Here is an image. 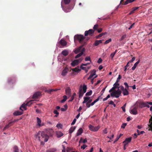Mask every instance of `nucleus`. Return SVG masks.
Segmentation results:
<instances>
[{
  "label": "nucleus",
  "mask_w": 152,
  "mask_h": 152,
  "mask_svg": "<svg viewBox=\"0 0 152 152\" xmlns=\"http://www.w3.org/2000/svg\"><path fill=\"white\" fill-rule=\"evenodd\" d=\"M100 96L96 99L94 102L91 103L92 101V97L86 96V107L88 108L89 107L93 105L95 103L99 100Z\"/></svg>",
  "instance_id": "1"
},
{
  "label": "nucleus",
  "mask_w": 152,
  "mask_h": 152,
  "mask_svg": "<svg viewBox=\"0 0 152 152\" xmlns=\"http://www.w3.org/2000/svg\"><path fill=\"white\" fill-rule=\"evenodd\" d=\"M85 43L80 46L79 48L76 49L75 51L74 52L75 53L77 54L79 52L80 53L77 55L75 57V58H77L78 57L80 56L83 53V52L85 51V48L84 47Z\"/></svg>",
  "instance_id": "2"
},
{
  "label": "nucleus",
  "mask_w": 152,
  "mask_h": 152,
  "mask_svg": "<svg viewBox=\"0 0 152 152\" xmlns=\"http://www.w3.org/2000/svg\"><path fill=\"white\" fill-rule=\"evenodd\" d=\"M40 135L41 136L42 138H44V140L45 142H47L48 141L49 136L47 134H46L44 132L42 131L41 132H39L36 135V138H38L39 141H41Z\"/></svg>",
  "instance_id": "3"
},
{
  "label": "nucleus",
  "mask_w": 152,
  "mask_h": 152,
  "mask_svg": "<svg viewBox=\"0 0 152 152\" xmlns=\"http://www.w3.org/2000/svg\"><path fill=\"white\" fill-rule=\"evenodd\" d=\"M84 39V37L81 35L77 34L75 35L74 37V40L75 42L76 41H78L80 43H81L83 42Z\"/></svg>",
  "instance_id": "4"
},
{
  "label": "nucleus",
  "mask_w": 152,
  "mask_h": 152,
  "mask_svg": "<svg viewBox=\"0 0 152 152\" xmlns=\"http://www.w3.org/2000/svg\"><path fill=\"white\" fill-rule=\"evenodd\" d=\"M121 91L119 89L118 90H115L114 91L112 92L110 94L111 96L112 97H115L118 98L119 97L121 93Z\"/></svg>",
  "instance_id": "5"
},
{
  "label": "nucleus",
  "mask_w": 152,
  "mask_h": 152,
  "mask_svg": "<svg viewBox=\"0 0 152 152\" xmlns=\"http://www.w3.org/2000/svg\"><path fill=\"white\" fill-rule=\"evenodd\" d=\"M86 92V85L83 84V86H80L79 90V97L80 98L82 97L84 94Z\"/></svg>",
  "instance_id": "6"
},
{
  "label": "nucleus",
  "mask_w": 152,
  "mask_h": 152,
  "mask_svg": "<svg viewBox=\"0 0 152 152\" xmlns=\"http://www.w3.org/2000/svg\"><path fill=\"white\" fill-rule=\"evenodd\" d=\"M120 88L121 90L122 91V93L124 96H126L129 94V92L128 91V89L126 88H124V87L121 86L118 87V88Z\"/></svg>",
  "instance_id": "7"
},
{
  "label": "nucleus",
  "mask_w": 152,
  "mask_h": 152,
  "mask_svg": "<svg viewBox=\"0 0 152 152\" xmlns=\"http://www.w3.org/2000/svg\"><path fill=\"white\" fill-rule=\"evenodd\" d=\"M93 73H91L89 77L88 78V80H91V84H93L94 82V80L95 78H96L97 75L95 76L94 77H93V76L95 75H96V71L94 70H93Z\"/></svg>",
  "instance_id": "8"
},
{
  "label": "nucleus",
  "mask_w": 152,
  "mask_h": 152,
  "mask_svg": "<svg viewBox=\"0 0 152 152\" xmlns=\"http://www.w3.org/2000/svg\"><path fill=\"white\" fill-rule=\"evenodd\" d=\"M89 129L93 132H97L100 128V126H94L91 125H90L88 126Z\"/></svg>",
  "instance_id": "9"
},
{
  "label": "nucleus",
  "mask_w": 152,
  "mask_h": 152,
  "mask_svg": "<svg viewBox=\"0 0 152 152\" xmlns=\"http://www.w3.org/2000/svg\"><path fill=\"white\" fill-rule=\"evenodd\" d=\"M82 61V60L80 59L77 60H75L73 61L71 63V65L72 66H75L77 65Z\"/></svg>",
  "instance_id": "10"
},
{
  "label": "nucleus",
  "mask_w": 152,
  "mask_h": 152,
  "mask_svg": "<svg viewBox=\"0 0 152 152\" xmlns=\"http://www.w3.org/2000/svg\"><path fill=\"white\" fill-rule=\"evenodd\" d=\"M137 107H134L130 110V113L134 115H137L138 113L137 111Z\"/></svg>",
  "instance_id": "11"
},
{
  "label": "nucleus",
  "mask_w": 152,
  "mask_h": 152,
  "mask_svg": "<svg viewBox=\"0 0 152 152\" xmlns=\"http://www.w3.org/2000/svg\"><path fill=\"white\" fill-rule=\"evenodd\" d=\"M62 1L61 3V6L63 8V10L66 12H70L71 10V8L69 7H63L62 4Z\"/></svg>",
  "instance_id": "12"
},
{
  "label": "nucleus",
  "mask_w": 152,
  "mask_h": 152,
  "mask_svg": "<svg viewBox=\"0 0 152 152\" xmlns=\"http://www.w3.org/2000/svg\"><path fill=\"white\" fill-rule=\"evenodd\" d=\"M15 77H12L9 78L8 79V82L9 83H13L15 82Z\"/></svg>",
  "instance_id": "13"
},
{
  "label": "nucleus",
  "mask_w": 152,
  "mask_h": 152,
  "mask_svg": "<svg viewBox=\"0 0 152 152\" xmlns=\"http://www.w3.org/2000/svg\"><path fill=\"white\" fill-rule=\"evenodd\" d=\"M31 102H28L26 104H24V103H23V104L20 107V109L22 110V111H23V110H22V108H23V109H24L25 110H26V105H29V103H30V104H31Z\"/></svg>",
  "instance_id": "14"
},
{
  "label": "nucleus",
  "mask_w": 152,
  "mask_h": 152,
  "mask_svg": "<svg viewBox=\"0 0 152 152\" xmlns=\"http://www.w3.org/2000/svg\"><path fill=\"white\" fill-rule=\"evenodd\" d=\"M40 95L41 93L40 92H37L33 94L32 98L33 99H36Z\"/></svg>",
  "instance_id": "15"
},
{
  "label": "nucleus",
  "mask_w": 152,
  "mask_h": 152,
  "mask_svg": "<svg viewBox=\"0 0 152 152\" xmlns=\"http://www.w3.org/2000/svg\"><path fill=\"white\" fill-rule=\"evenodd\" d=\"M132 140L131 137H130L129 138H126L125 139V140L123 142L124 143H125V144H127L130 142H131Z\"/></svg>",
  "instance_id": "16"
},
{
  "label": "nucleus",
  "mask_w": 152,
  "mask_h": 152,
  "mask_svg": "<svg viewBox=\"0 0 152 152\" xmlns=\"http://www.w3.org/2000/svg\"><path fill=\"white\" fill-rule=\"evenodd\" d=\"M66 94L70 96L71 94V90L69 88H67L65 90Z\"/></svg>",
  "instance_id": "17"
},
{
  "label": "nucleus",
  "mask_w": 152,
  "mask_h": 152,
  "mask_svg": "<svg viewBox=\"0 0 152 152\" xmlns=\"http://www.w3.org/2000/svg\"><path fill=\"white\" fill-rule=\"evenodd\" d=\"M23 112L22 110L21 111H17L14 112L13 114L15 116H17L22 115L23 113Z\"/></svg>",
  "instance_id": "18"
},
{
  "label": "nucleus",
  "mask_w": 152,
  "mask_h": 152,
  "mask_svg": "<svg viewBox=\"0 0 152 152\" xmlns=\"http://www.w3.org/2000/svg\"><path fill=\"white\" fill-rule=\"evenodd\" d=\"M69 70L68 68L66 67L63 71L61 74L63 76H65L66 75Z\"/></svg>",
  "instance_id": "19"
},
{
  "label": "nucleus",
  "mask_w": 152,
  "mask_h": 152,
  "mask_svg": "<svg viewBox=\"0 0 152 152\" xmlns=\"http://www.w3.org/2000/svg\"><path fill=\"white\" fill-rule=\"evenodd\" d=\"M60 43L62 46H65L67 44V42L64 39H61L60 41Z\"/></svg>",
  "instance_id": "20"
},
{
  "label": "nucleus",
  "mask_w": 152,
  "mask_h": 152,
  "mask_svg": "<svg viewBox=\"0 0 152 152\" xmlns=\"http://www.w3.org/2000/svg\"><path fill=\"white\" fill-rule=\"evenodd\" d=\"M102 40H96L95 41L94 45L95 46H98L99 44L102 43Z\"/></svg>",
  "instance_id": "21"
},
{
  "label": "nucleus",
  "mask_w": 152,
  "mask_h": 152,
  "mask_svg": "<svg viewBox=\"0 0 152 152\" xmlns=\"http://www.w3.org/2000/svg\"><path fill=\"white\" fill-rule=\"evenodd\" d=\"M139 7H136L133 8L132 9V10L130 12L129 14L130 15L134 13V11L137 10L139 8Z\"/></svg>",
  "instance_id": "22"
},
{
  "label": "nucleus",
  "mask_w": 152,
  "mask_h": 152,
  "mask_svg": "<svg viewBox=\"0 0 152 152\" xmlns=\"http://www.w3.org/2000/svg\"><path fill=\"white\" fill-rule=\"evenodd\" d=\"M83 129L81 128H80L79 130H78L76 134V136H78L81 134L83 133Z\"/></svg>",
  "instance_id": "23"
},
{
  "label": "nucleus",
  "mask_w": 152,
  "mask_h": 152,
  "mask_svg": "<svg viewBox=\"0 0 152 152\" xmlns=\"http://www.w3.org/2000/svg\"><path fill=\"white\" fill-rule=\"evenodd\" d=\"M94 32V31L92 29H90L88 31H86V36L88 34H93Z\"/></svg>",
  "instance_id": "24"
},
{
  "label": "nucleus",
  "mask_w": 152,
  "mask_h": 152,
  "mask_svg": "<svg viewBox=\"0 0 152 152\" xmlns=\"http://www.w3.org/2000/svg\"><path fill=\"white\" fill-rule=\"evenodd\" d=\"M56 134L58 137H60L63 135V134L60 131H57L56 132Z\"/></svg>",
  "instance_id": "25"
},
{
  "label": "nucleus",
  "mask_w": 152,
  "mask_h": 152,
  "mask_svg": "<svg viewBox=\"0 0 152 152\" xmlns=\"http://www.w3.org/2000/svg\"><path fill=\"white\" fill-rule=\"evenodd\" d=\"M71 70L75 72H79L80 71L81 69L78 66L75 68L72 69Z\"/></svg>",
  "instance_id": "26"
},
{
  "label": "nucleus",
  "mask_w": 152,
  "mask_h": 152,
  "mask_svg": "<svg viewBox=\"0 0 152 152\" xmlns=\"http://www.w3.org/2000/svg\"><path fill=\"white\" fill-rule=\"evenodd\" d=\"M149 123H150V124L149 125V126L151 130L152 131V116L149 119Z\"/></svg>",
  "instance_id": "27"
},
{
  "label": "nucleus",
  "mask_w": 152,
  "mask_h": 152,
  "mask_svg": "<svg viewBox=\"0 0 152 152\" xmlns=\"http://www.w3.org/2000/svg\"><path fill=\"white\" fill-rule=\"evenodd\" d=\"M140 60H138V61H137L134 64L133 66L132 67V69L133 70H134L136 68V67L137 66V65L139 64V63L140 62Z\"/></svg>",
  "instance_id": "28"
},
{
  "label": "nucleus",
  "mask_w": 152,
  "mask_h": 152,
  "mask_svg": "<svg viewBox=\"0 0 152 152\" xmlns=\"http://www.w3.org/2000/svg\"><path fill=\"white\" fill-rule=\"evenodd\" d=\"M147 104V102H142L140 104V107L141 108H142L145 107H146V104Z\"/></svg>",
  "instance_id": "29"
},
{
  "label": "nucleus",
  "mask_w": 152,
  "mask_h": 152,
  "mask_svg": "<svg viewBox=\"0 0 152 152\" xmlns=\"http://www.w3.org/2000/svg\"><path fill=\"white\" fill-rule=\"evenodd\" d=\"M76 128L75 126H72L71 127L69 130V133L71 134L75 130Z\"/></svg>",
  "instance_id": "30"
},
{
  "label": "nucleus",
  "mask_w": 152,
  "mask_h": 152,
  "mask_svg": "<svg viewBox=\"0 0 152 152\" xmlns=\"http://www.w3.org/2000/svg\"><path fill=\"white\" fill-rule=\"evenodd\" d=\"M14 152H19V149L18 147L16 145H15L13 147Z\"/></svg>",
  "instance_id": "31"
},
{
  "label": "nucleus",
  "mask_w": 152,
  "mask_h": 152,
  "mask_svg": "<svg viewBox=\"0 0 152 152\" xmlns=\"http://www.w3.org/2000/svg\"><path fill=\"white\" fill-rule=\"evenodd\" d=\"M134 1H135V0H126L124 4V5H126L129 3H130Z\"/></svg>",
  "instance_id": "32"
},
{
  "label": "nucleus",
  "mask_w": 152,
  "mask_h": 152,
  "mask_svg": "<svg viewBox=\"0 0 152 152\" xmlns=\"http://www.w3.org/2000/svg\"><path fill=\"white\" fill-rule=\"evenodd\" d=\"M62 54L64 56H66L68 54V52L66 50H63L62 52Z\"/></svg>",
  "instance_id": "33"
},
{
  "label": "nucleus",
  "mask_w": 152,
  "mask_h": 152,
  "mask_svg": "<svg viewBox=\"0 0 152 152\" xmlns=\"http://www.w3.org/2000/svg\"><path fill=\"white\" fill-rule=\"evenodd\" d=\"M37 122L38 124V125L39 126H40L41 122V121L40 119V118H39L37 117Z\"/></svg>",
  "instance_id": "34"
},
{
  "label": "nucleus",
  "mask_w": 152,
  "mask_h": 152,
  "mask_svg": "<svg viewBox=\"0 0 152 152\" xmlns=\"http://www.w3.org/2000/svg\"><path fill=\"white\" fill-rule=\"evenodd\" d=\"M13 124H12V122H10L6 126L4 127V129L5 130L6 129L10 127V126H12Z\"/></svg>",
  "instance_id": "35"
},
{
  "label": "nucleus",
  "mask_w": 152,
  "mask_h": 152,
  "mask_svg": "<svg viewBox=\"0 0 152 152\" xmlns=\"http://www.w3.org/2000/svg\"><path fill=\"white\" fill-rule=\"evenodd\" d=\"M121 78V76L120 75H119L118 78L116 81V84H117V85H119V84L118 83L119 81V80Z\"/></svg>",
  "instance_id": "36"
},
{
  "label": "nucleus",
  "mask_w": 152,
  "mask_h": 152,
  "mask_svg": "<svg viewBox=\"0 0 152 152\" xmlns=\"http://www.w3.org/2000/svg\"><path fill=\"white\" fill-rule=\"evenodd\" d=\"M53 113L55 114H56V115H55V117H57L59 114V113L56 110H54Z\"/></svg>",
  "instance_id": "37"
},
{
  "label": "nucleus",
  "mask_w": 152,
  "mask_h": 152,
  "mask_svg": "<svg viewBox=\"0 0 152 152\" xmlns=\"http://www.w3.org/2000/svg\"><path fill=\"white\" fill-rule=\"evenodd\" d=\"M86 142V139H84L83 140V139L82 138H81L80 139V140L79 141V145L80 144H81V143H85V142Z\"/></svg>",
  "instance_id": "38"
},
{
  "label": "nucleus",
  "mask_w": 152,
  "mask_h": 152,
  "mask_svg": "<svg viewBox=\"0 0 152 152\" xmlns=\"http://www.w3.org/2000/svg\"><path fill=\"white\" fill-rule=\"evenodd\" d=\"M67 99V96L66 95H64L63 96V99L61 100V102L62 103H64L66 101Z\"/></svg>",
  "instance_id": "39"
},
{
  "label": "nucleus",
  "mask_w": 152,
  "mask_h": 152,
  "mask_svg": "<svg viewBox=\"0 0 152 152\" xmlns=\"http://www.w3.org/2000/svg\"><path fill=\"white\" fill-rule=\"evenodd\" d=\"M76 96V94L75 93H74L73 94V95L71 96V99H70L69 101V102H72L74 99V96Z\"/></svg>",
  "instance_id": "40"
},
{
  "label": "nucleus",
  "mask_w": 152,
  "mask_h": 152,
  "mask_svg": "<svg viewBox=\"0 0 152 152\" xmlns=\"http://www.w3.org/2000/svg\"><path fill=\"white\" fill-rule=\"evenodd\" d=\"M117 51V50H116L114 52L110 54V56L112 59L113 58L114 56L116 54Z\"/></svg>",
  "instance_id": "41"
},
{
  "label": "nucleus",
  "mask_w": 152,
  "mask_h": 152,
  "mask_svg": "<svg viewBox=\"0 0 152 152\" xmlns=\"http://www.w3.org/2000/svg\"><path fill=\"white\" fill-rule=\"evenodd\" d=\"M92 93V91L91 90L90 91L86 93V96L91 95Z\"/></svg>",
  "instance_id": "42"
},
{
  "label": "nucleus",
  "mask_w": 152,
  "mask_h": 152,
  "mask_svg": "<svg viewBox=\"0 0 152 152\" xmlns=\"http://www.w3.org/2000/svg\"><path fill=\"white\" fill-rule=\"evenodd\" d=\"M104 35V33H102L100 34H99V35L97 36H96V39H98L99 37H102V36Z\"/></svg>",
  "instance_id": "43"
},
{
  "label": "nucleus",
  "mask_w": 152,
  "mask_h": 152,
  "mask_svg": "<svg viewBox=\"0 0 152 152\" xmlns=\"http://www.w3.org/2000/svg\"><path fill=\"white\" fill-rule=\"evenodd\" d=\"M126 37V34H124L123 35L121 38L120 39V41H121L124 39Z\"/></svg>",
  "instance_id": "44"
},
{
  "label": "nucleus",
  "mask_w": 152,
  "mask_h": 152,
  "mask_svg": "<svg viewBox=\"0 0 152 152\" xmlns=\"http://www.w3.org/2000/svg\"><path fill=\"white\" fill-rule=\"evenodd\" d=\"M111 41H112L111 39V38H110V39H108L106 40L104 42V44L105 45L109 43L110 42H111Z\"/></svg>",
  "instance_id": "45"
},
{
  "label": "nucleus",
  "mask_w": 152,
  "mask_h": 152,
  "mask_svg": "<svg viewBox=\"0 0 152 152\" xmlns=\"http://www.w3.org/2000/svg\"><path fill=\"white\" fill-rule=\"evenodd\" d=\"M54 91V89H51L49 90H46V91L48 93L50 94L51 92Z\"/></svg>",
  "instance_id": "46"
},
{
  "label": "nucleus",
  "mask_w": 152,
  "mask_h": 152,
  "mask_svg": "<svg viewBox=\"0 0 152 152\" xmlns=\"http://www.w3.org/2000/svg\"><path fill=\"white\" fill-rule=\"evenodd\" d=\"M55 151L54 149H50L47 150L46 152H55Z\"/></svg>",
  "instance_id": "47"
},
{
  "label": "nucleus",
  "mask_w": 152,
  "mask_h": 152,
  "mask_svg": "<svg viewBox=\"0 0 152 152\" xmlns=\"http://www.w3.org/2000/svg\"><path fill=\"white\" fill-rule=\"evenodd\" d=\"M137 132L138 133L137 135H140L141 134H142L145 133V132L143 131H141V132H139V131L138 130H137Z\"/></svg>",
  "instance_id": "48"
},
{
  "label": "nucleus",
  "mask_w": 152,
  "mask_h": 152,
  "mask_svg": "<svg viewBox=\"0 0 152 152\" xmlns=\"http://www.w3.org/2000/svg\"><path fill=\"white\" fill-rule=\"evenodd\" d=\"M98 26H99L97 24H96L94 25L93 27V29H94V30L95 31L96 30H97L98 29Z\"/></svg>",
  "instance_id": "49"
},
{
  "label": "nucleus",
  "mask_w": 152,
  "mask_h": 152,
  "mask_svg": "<svg viewBox=\"0 0 152 152\" xmlns=\"http://www.w3.org/2000/svg\"><path fill=\"white\" fill-rule=\"evenodd\" d=\"M64 3L65 4H69L70 1L71 0H63Z\"/></svg>",
  "instance_id": "50"
},
{
  "label": "nucleus",
  "mask_w": 152,
  "mask_h": 152,
  "mask_svg": "<svg viewBox=\"0 0 152 152\" xmlns=\"http://www.w3.org/2000/svg\"><path fill=\"white\" fill-rule=\"evenodd\" d=\"M117 84H116V83L114 84L113 85V88H114V90H115V89L118 88V87H118V86H119V85H117Z\"/></svg>",
  "instance_id": "51"
},
{
  "label": "nucleus",
  "mask_w": 152,
  "mask_h": 152,
  "mask_svg": "<svg viewBox=\"0 0 152 152\" xmlns=\"http://www.w3.org/2000/svg\"><path fill=\"white\" fill-rule=\"evenodd\" d=\"M107 87V86H106L105 88H103L102 89V91H101V92H100V94H101V96L102 95L104 91H105V89H106V88Z\"/></svg>",
  "instance_id": "52"
},
{
  "label": "nucleus",
  "mask_w": 152,
  "mask_h": 152,
  "mask_svg": "<svg viewBox=\"0 0 152 152\" xmlns=\"http://www.w3.org/2000/svg\"><path fill=\"white\" fill-rule=\"evenodd\" d=\"M135 59V58L134 57H133L132 58V59H131V60H130L128 62V63H131L133 61H134Z\"/></svg>",
  "instance_id": "53"
},
{
  "label": "nucleus",
  "mask_w": 152,
  "mask_h": 152,
  "mask_svg": "<svg viewBox=\"0 0 152 152\" xmlns=\"http://www.w3.org/2000/svg\"><path fill=\"white\" fill-rule=\"evenodd\" d=\"M124 85L125 86V88H127V89H129V86L128 84V83L126 82H125L124 83Z\"/></svg>",
  "instance_id": "54"
},
{
  "label": "nucleus",
  "mask_w": 152,
  "mask_h": 152,
  "mask_svg": "<svg viewBox=\"0 0 152 152\" xmlns=\"http://www.w3.org/2000/svg\"><path fill=\"white\" fill-rule=\"evenodd\" d=\"M126 124V123H124L122 124L121 126V128L123 129L124 128Z\"/></svg>",
  "instance_id": "55"
},
{
  "label": "nucleus",
  "mask_w": 152,
  "mask_h": 152,
  "mask_svg": "<svg viewBox=\"0 0 152 152\" xmlns=\"http://www.w3.org/2000/svg\"><path fill=\"white\" fill-rule=\"evenodd\" d=\"M19 120V119H15L13 121L10 122H12V124H13V123H15V122H17Z\"/></svg>",
  "instance_id": "56"
},
{
  "label": "nucleus",
  "mask_w": 152,
  "mask_h": 152,
  "mask_svg": "<svg viewBox=\"0 0 152 152\" xmlns=\"http://www.w3.org/2000/svg\"><path fill=\"white\" fill-rule=\"evenodd\" d=\"M76 118H74L73 121L71 123L72 125H73L75 124V123L76 122Z\"/></svg>",
  "instance_id": "57"
},
{
  "label": "nucleus",
  "mask_w": 152,
  "mask_h": 152,
  "mask_svg": "<svg viewBox=\"0 0 152 152\" xmlns=\"http://www.w3.org/2000/svg\"><path fill=\"white\" fill-rule=\"evenodd\" d=\"M103 132L104 134H107V128L104 129L103 131Z\"/></svg>",
  "instance_id": "58"
},
{
  "label": "nucleus",
  "mask_w": 152,
  "mask_h": 152,
  "mask_svg": "<svg viewBox=\"0 0 152 152\" xmlns=\"http://www.w3.org/2000/svg\"><path fill=\"white\" fill-rule=\"evenodd\" d=\"M102 62V60L101 58H99L97 61V62L99 64H100V63H101Z\"/></svg>",
  "instance_id": "59"
},
{
  "label": "nucleus",
  "mask_w": 152,
  "mask_h": 152,
  "mask_svg": "<svg viewBox=\"0 0 152 152\" xmlns=\"http://www.w3.org/2000/svg\"><path fill=\"white\" fill-rule=\"evenodd\" d=\"M89 61L90 62H91L90 58L89 57H86V61Z\"/></svg>",
  "instance_id": "60"
},
{
  "label": "nucleus",
  "mask_w": 152,
  "mask_h": 152,
  "mask_svg": "<svg viewBox=\"0 0 152 152\" xmlns=\"http://www.w3.org/2000/svg\"><path fill=\"white\" fill-rule=\"evenodd\" d=\"M62 126V125L61 124H58L56 125V127L58 128L60 127L61 128Z\"/></svg>",
  "instance_id": "61"
},
{
  "label": "nucleus",
  "mask_w": 152,
  "mask_h": 152,
  "mask_svg": "<svg viewBox=\"0 0 152 152\" xmlns=\"http://www.w3.org/2000/svg\"><path fill=\"white\" fill-rule=\"evenodd\" d=\"M97 30L98 32V33H100L101 32H102V28H100L99 29H98Z\"/></svg>",
  "instance_id": "62"
},
{
  "label": "nucleus",
  "mask_w": 152,
  "mask_h": 152,
  "mask_svg": "<svg viewBox=\"0 0 152 152\" xmlns=\"http://www.w3.org/2000/svg\"><path fill=\"white\" fill-rule=\"evenodd\" d=\"M86 148V145L83 144L81 146V148L84 149Z\"/></svg>",
  "instance_id": "63"
},
{
  "label": "nucleus",
  "mask_w": 152,
  "mask_h": 152,
  "mask_svg": "<svg viewBox=\"0 0 152 152\" xmlns=\"http://www.w3.org/2000/svg\"><path fill=\"white\" fill-rule=\"evenodd\" d=\"M135 24V23H133L132 25H131L130 27L129 28V29L130 30V29L131 28H132L134 26V25Z\"/></svg>",
  "instance_id": "64"
}]
</instances>
